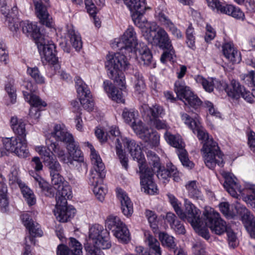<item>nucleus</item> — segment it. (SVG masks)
Instances as JSON below:
<instances>
[{"instance_id":"12","label":"nucleus","mask_w":255,"mask_h":255,"mask_svg":"<svg viewBox=\"0 0 255 255\" xmlns=\"http://www.w3.org/2000/svg\"><path fill=\"white\" fill-rule=\"evenodd\" d=\"M43 42L36 43L39 51L42 50L41 57L42 62H45L49 64H56L58 62V58L56 56V46L54 43H49L45 36L43 37Z\"/></svg>"},{"instance_id":"17","label":"nucleus","mask_w":255,"mask_h":255,"mask_svg":"<svg viewBox=\"0 0 255 255\" xmlns=\"http://www.w3.org/2000/svg\"><path fill=\"white\" fill-rule=\"evenodd\" d=\"M1 13L4 15L8 23L9 28L12 31L16 32L18 30V20L17 19L18 10L16 6H13L9 10L6 3L0 7Z\"/></svg>"},{"instance_id":"59","label":"nucleus","mask_w":255,"mask_h":255,"mask_svg":"<svg viewBox=\"0 0 255 255\" xmlns=\"http://www.w3.org/2000/svg\"><path fill=\"white\" fill-rule=\"evenodd\" d=\"M140 59L143 64H149L152 62V55L146 47H145L143 51L140 53Z\"/></svg>"},{"instance_id":"9","label":"nucleus","mask_w":255,"mask_h":255,"mask_svg":"<svg viewBox=\"0 0 255 255\" xmlns=\"http://www.w3.org/2000/svg\"><path fill=\"white\" fill-rule=\"evenodd\" d=\"M75 83L81 105L88 111H92L94 108V103L87 85L79 77H76Z\"/></svg>"},{"instance_id":"36","label":"nucleus","mask_w":255,"mask_h":255,"mask_svg":"<svg viewBox=\"0 0 255 255\" xmlns=\"http://www.w3.org/2000/svg\"><path fill=\"white\" fill-rule=\"evenodd\" d=\"M185 187L190 198L194 199H202L203 194L200 185L196 180L188 181Z\"/></svg>"},{"instance_id":"7","label":"nucleus","mask_w":255,"mask_h":255,"mask_svg":"<svg viewBox=\"0 0 255 255\" xmlns=\"http://www.w3.org/2000/svg\"><path fill=\"white\" fill-rule=\"evenodd\" d=\"M153 43L163 50L170 51L173 48L167 32L163 28L161 27L158 29L156 34L153 37ZM172 59L170 51H165L161 56L160 61L162 63H165L167 60L171 61Z\"/></svg>"},{"instance_id":"16","label":"nucleus","mask_w":255,"mask_h":255,"mask_svg":"<svg viewBox=\"0 0 255 255\" xmlns=\"http://www.w3.org/2000/svg\"><path fill=\"white\" fill-rule=\"evenodd\" d=\"M35 12L40 22L48 27L52 26V18L49 14L46 6L41 0H33Z\"/></svg>"},{"instance_id":"41","label":"nucleus","mask_w":255,"mask_h":255,"mask_svg":"<svg viewBox=\"0 0 255 255\" xmlns=\"http://www.w3.org/2000/svg\"><path fill=\"white\" fill-rule=\"evenodd\" d=\"M18 184L23 197L25 198L27 204L29 206L34 205L36 203V198L32 191L23 183H19Z\"/></svg>"},{"instance_id":"28","label":"nucleus","mask_w":255,"mask_h":255,"mask_svg":"<svg viewBox=\"0 0 255 255\" xmlns=\"http://www.w3.org/2000/svg\"><path fill=\"white\" fill-rule=\"evenodd\" d=\"M49 169L51 177V183L56 190L60 188L63 185L67 183L64 182V178L60 174L61 171V166L59 163H56V164L51 166Z\"/></svg>"},{"instance_id":"4","label":"nucleus","mask_w":255,"mask_h":255,"mask_svg":"<svg viewBox=\"0 0 255 255\" xmlns=\"http://www.w3.org/2000/svg\"><path fill=\"white\" fill-rule=\"evenodd\" d=\"M181 203L176 201V214L183 220L187 219L198 235L208 240L210 238L209 233L205 225V218L204 222L200 218L201 211L187 199L185 200V207L187 214L181 209Z\"/></svg>"},{"instance_id":"54","label":"nucleus","mask_w":255,"mask_h":255,"mask_svg":"<svg viewBox=\"0 0 255 255\" xmlns=\"http://www.w3.org/2000/svg\"><path fill=\"white\" fill-rule=\"evenodd\" d=\"M47 149L46 151H45L41 155L42 158L43 160V162L44 164L47 167H50L52 165H55V163H59L58 161L57 160L56 158H54L52 155H51L50 153V151L51 149Z\"/></svg>"},{"instance_id":"31","label":"nucleus","mask_w":255,"mask_h":255,"mask_svg":"<svg viewBox=\"0 0 255 255\" xmlns=\"http://www.w3.org/2000/svg\"><path fill=\"white\" fill-rule=\"evenodd\" d=\"M67 149L68 151L69 157L67 158L70 159L74 161L82 162L84 161L82 151L79 149L78 144L74 140V139L67 145Z\"/></svg>"},{"instance_id":"43","label":"nucleus","mask_w":255,"mask_h":255,"mask_svg":"<svg viewBox=\"0 0 255 255\" xmlns=\"http://www.w3.org/2000/svg\"><path fill=\"white\" fill-rule=\"evenodd\" d=\"M147 158L149 164L151 166V167L147 166L145 161L144 165H145V169L148 168L150 169H153V172L155 170H158L160 169V164L159 162V158L154 152L152 151H148L147 152Z\"/></svg>"},{"instance_id":"58","label":"nucleus","mask_w":255,"mask_h":255,"mask_svg":"<svg viewBox=\"0 0 255 255\" xmlns=\"http://www.w3.org/2000/svg\"><path fill=\"white\" fill-rule=\"evenodd\" d=\"M5 90L11 99V102L12 103H14L16 99V89L13 84L10 82L6 84Z\"/></svg>"},{"instance_id":"27","label":"nucleus","mask_w":255,"mask_h":255,"mask_svg":"<svg viewBox=\"0 0 255 255\" xmlns=\"http://www.w3.org/2000/svg\"><path fill=\"white\" fill-rule=\"evenodd\" d=\"M103 88L108 97L112 100L117 103L124 102L122 90H119L116 88L110 81H105L103 83Z\"/></svg>"},{"instance_id":"52","label":"nucleus","mask_w":255,"mask_h":255,"mask_svg":"<svg viewBox=\"0 0 255 255\" xmlns=\"http://www.w3.org/2000/svg\"><path fill=\"white\" fill-rule=\"evenodd\" d=\"M159 239L163 246H166L171 249H172L173 250L174 253H175V250L174 249L175 245L174 244V238L173 237L170 236L164 233H160L159 234Z\"/></svg>"},{"instance_id":"63","label":"nucleus","mask_w":255,"mask_h":255,"mask_svg":"<svg viewBox=\"0 0 255 255\" xmlns=\"http://www.w3.org/2000/svg\"><path fill=\"white\" fill-rule=\"evenodd\" d=\"M206 32L205 35V40L208 42L213 40L216 36L215 29L209 24H207L206 26Z\"/></svg>"},{"instance_id":"37","label":"nucleus","mask_w":255,"mask_h":255,"mask_svg":"<svg viewBox=\"0 0 255 255\" xmlns=\"http://www.w3.org/2000/svg\"><path fill=\"white\" fill-rule=\"evenodd\" d=\"M156 16L160 24L170 31L172 34L175 33L174 23L163 11L156 12Z\"/></svg>"},{"instance_id":"62","label":"nucleus","mask_w":255,"mask_h":255,"mask_svg":"<svg viewBox=\"0 0 255 255\" xmlns=\"http://www.w3.org/2000/svg\"><path fill=\"white\" fill-rule=\"evenodd\" d=\"M135 76L137 79L135 84V89L136 91L140 93L144 89L145 84L142 79V76L141 75L136 73Z\"/></svg>"},{"instance_id":"39","label":"nucleus","mask_w":255,"mask_h":255,"mask_svg":"<svg viewBox=\"0 0 255 255\" xmlns=\"http://www.w3.org/2000/svg\"><path fill=\"white\" fill-rule=\"evenodd\" d=\"M195 80L197 83L202 86L206 92L209 93L213 91L214 88L216 86V83H218V81L216 79H213V78L206 79L200 75L195 76Z\"/></svg>"},{"instance_id":"47","label":"nucleus","mask_w":255,"mask_h":255,"mask_svg":"<svg viewBox=\"0 0 255 255\" xmlns=\"http://www.w3.org/2000/svg\"><path fill=\"white\" fill-rule=\"evenodd\" d=\"M116 153L118 156L123 167L126 170L128 168V158L122 149V143L119 138L116 139Z\"/></svg>"},{"instance_id":"34","label":"nucleus","mask_w":255,"mask_h":255,"mask_svg":"<svg viewBox=\"0 0 255 255\" xmlns=\"http://www.w3.org/2000/svg\"><path fill=\"white\" fill-rule=\"evenodd\" d=\"M56 190H57L56 196V202L67 204V199L72 198V188L68 183L63 185L60 188Z\"/></svg>"},{"instance_id":"35","label":"nucleus","mask_w":255,"mask_h":255,"mask_svg":"<svg viewBox=\"0 0 255 255\" xmlns=\"http://www.w3.org/2000/svg\"><path fill=\"white\" fill-rule=\"evenodd\" d=\"M223 87L229 96L235 99L241 97V91L244 90V87L235 80H232L230 86L224 83Z\"/></svg>"},{"instance_id":"15","label":"nucleus","mask_w":255,"mask_h":255,"mask_svg":"<svg viewBox=\"0 0 255 255\" xmlns=\"http://www.w3.org/2000/svg\"><path fill=\"white\" fill-rule=\"evenodd\" d=\"M235 208L241 216V220L247 232L250 233L255 229V216L245 206L237 202Z\"/></svg>"},{"instance_id":"56","label":"nucleus","mask_w":255,"mask_h":255,"mask_svg":"<svg viewBox=\"0 0 255 255\" xmlns=\"http://www.w3.org/2000/svg\"><path fill=\"white\" fill-rule=\"evenodd\" d=\"M27 72L34 79L37 83L43 84L44 83V78L40 75L38 69L36 66L32 68L28 67Z\"/></svg>"},{"instance_id":"42","label":"nucleus","mask_w":255,"mask_h":255,"mask_svg":"<svg viewBox=\"0 0 255 255\" xmlns=\"http://www.w3.org/2000/svg\"><path fill=\"white\" fill-rule=\"evenodd\" d=\"M209 6L215 7L218 11L223 14L230 15V11L232 8V4H222L218 0H207Z\"/></svg>"},{"instance_id":"25","label":"nucleus","mask_w":255,"mask_h":255,"mask_svg":"<svg viewBox=\"0 0 255 255\" xmlns=\"http://www.w3.org/2000/svg\"><path fill=\"white\" fill-rule=\"evenodd\" d=\"M117 196L121 202V208L123 214L128 217L133 213V204L126 193L121 189H118Z\"/></svg>"},{"instance_id":"23","label":"nucleus","mask_w":255,"mask_h":255,"mask_svg":"<svg viewBox=\"0 0 255 255\" xmlns=\"http://www.w3.org/2000/svg\"><path fill=\"white\" fill-rule=\"evenodd\" d=\"M23 96L25 100L33 106L29 110V116L34 120L38 119L40 116V112L37 108L40 106H45L46 104L35 95H30L24 92Z\"/></svg>"},{"instance_id":"11","label":"nucleus","mask_w":255,"mask_h":255,"mask_svg":"<svg viewBox=\"0 0 255 255\" xmlns=\"http://www.w3.org/2000/svg\"><path fill=\"white\" fill-rule=\"evenodd\" d=\"M121 140L125 147H126L134 160L138 162L139 169L145 167V158L140 146L135 140L127 137H121Z\"/></svg>"},{"instance_id":"38","label":"nucleus","mask_w":255,"mask_h":255,"mask_svg":"<svg viewBox=\"0 0 255 255\" xmlns=\"http://www.w3.org/2000/svg\"><path fill=\"white\" fill-rule=\"evenodd\" d=\"M193 94L190 88L184 83L179 84L178 85L176 84V99L184 103Z\"/></svg>"},{"instance_id":"61","label":"nucleus","mask_w":255,"mask_h":255,"mask_svg":"<svg viewBox=\"0 0 255 255\" xmlns=\"http://www.w3.org/2000/svg\"><path fill=\"white\" fill-rule=\"evenodd\" d=\"M230 16L237 19L244 20L245 18L244 13L239 7L232 5V8L230 11Z\"/></svg>"},{"instance_id":"29","label":"nucleus","mask_w":255,"mask_h":255,"mask_svg":"<svg viewBox=\"0 0 255 255\" xmlns=\"http://www.w3.org/2000/svg\"><path fill=\"white\" fill-rule=\"evenodd\" d=\"M26 124L24 121L16 116L11 118L10 127L14 133L19 137L26 139L27 132L25 128Z\"/></svg>"},{"instance_id":"21","label":"nucleus","mask_w":255,"mask_h":255,"mask_svg":"<svg viewBox=\"0 0 255 255\" xmlns=\"http://www.w3.org/2000/svg\"><path fill=\"white\" fill-rule=\"evenodd\" d=\"M185 144L181 136L176 134V153L183 166L191 169L194 166V163L189 160L188 153L185 149Z\"/></svg>"},{"instance_id":"44","label":"nucleus","mask_w":255,"mask_h":255,"mask_svg":"<svg viewBox=\"0 0 255 255\" xmlns=\"http://www.w3.org/2000/svg\"><path fill=\"white\" fill-rule=\"evenodd\" d=\"M114 235L118 241L122 243L127 244L130 241V234L126 225L114 232Z\"/></svg>"},{"instance_id":"50","label":"nucleus","mask_w":255,"mask_h":255,"mask_svg":"<svg viewBox=\"0 0 255 255\" xmlns=\"http://www.w3.org/2000/svg\"><path fill=\"white\" fill-rule=\"evenodd\" d=\"M194 34V28L192 27V24H190L186 31V42L188 46L193 50H194L196 48Z\"/></svg>"},{"instance_id":"48","label":"nucleus","mask_w":255,"mask_h":255,"mask_svg":"<svg viewBox=\"0 0 255 255\" xmlns=\"http://www.w3.org/2000/svg\"><path fill=\"white\" fill-rule=\"evenodd\" d=\"M68 33L72 46L76 50L79 51L82 47L81 36L72 28L69 29Z\"/></svg>"},{"instance_id":"20","label":"nucleus","mask_w":255,"mask_h":255,"mask_svg":"<svg viewBox=\"0 0 255 255\" xmlns=\"http://www.w3.org/2000/svg\"><path fill=\"white\" fill-rule=\"evenodd\" d=\"M70 250L66 246L63 244L59 245L57 249V255H82V246L76 239L73 238L69 239Z\"/></svg>"},{"instance_id":"32","label":"nucleus","mask_w":255,"mask_h":255,"mask_svg":"<svg viewBox=\"0 0 255 255\" xmlns=\"http://www.w3.org/2000/svg\"><path fill=\"white\" fill-rule=\"evenodd\" d=\"M140 111L143 115H146L152 121L164 114L163 108L158 105H155L150 108L146 104H143L141 106Z\"/></svg>"},{"instance_id":"2","label":"nucleus","mask_w":255,"mask_h":255,"mask_svg":"<svg viewBox=\"0 0 255 255\" xmlns=\"http://www.w3.org/2000/svg\"><path fill=\"white\" fill-rule=\"evenodd\" d=\"M116 42L117 47L121 52H109L106 56L107 62L108 64H129L128 60L135 56L137 49V40L134 28L129 26Z\"/></svg>"},{"instance_id":"49","label":"nucleus","mask_w":255,"mask_h":255,"mask_svg":"<svg viewBox=\"0 0 255 255\" xmlns=\"http://www.w3.org/2000/svg\"><path fill=\"white\" fill-rule=\"evenodd\" d=\"M0 206L2 212H5L6 207L8 205V201L7 197V187L5 184H0Z\"/></svg>"},{"instance_id":"19","label":"nucleus","mask_w":255,"mask_h":255,"mask_svg":"<svg viewBox=\"0 0 255 255\" xmlns=\"http://www.w3.org/2000/svg\"><path fill=\"white\" fill-rule=\"evenodd\" d=\"M18 27L22 28V32L27 36L32 37L35 42H43L44 36L40 33L39 29L35 23L30 22L29 21L19 22L18 21Z\"/></svg>"},{"instance_id":"22","label":"nucleus","mask_w":255,"mask_h":255,"mask_svg":"<svg viewBox=\"0 0 255 255\" xmlns=\"http://www.w3.org/2000/svg\"><path fill=\"white\" fill-rule=\"evenodd\" d=\"M106 68L109 78L114 80L119 86L125 88L126 80L122 72V65H106Z\"/></svg>"},{"instance_id":"14","label":"nucleus","mask_w":255,"mask_h":255,"mask_svg":"<svg viewBox=\"0 0 255 255\" xmlns=\"http://www.w3.org/2000/svg\"><path fill=\"white\" fill-rule=\"evenodd\" d=\"M21 219L24 226L28 230L29 236L27 237V241L31 244H34L33 237H41L43 232L40 228L39 225L34 222L28 213H24L21 216Z\"/></svg>"},{"instance_id":"26","label":"nucleus","mask_w":255,"mask_h":255,"mask_svg":"<svg viewBox=\"0 0 255 255\" xmlns=\"http://www.w3.org/2000/svg\"><path fill=\"white\" fill-rule=\"evenodd\" d=\"M222 51L225 57L233 64H239L241 61V55L231 42L225 43L222 46Z\"/></svg>"},{"instance_id":"57","label":"nucleus","mask_w":255,"mask_h":255,"mask_svg":"<svg viewBox=\"0 0 255 255\" xmlns=\"http://www.w3.org/2000/svg\"><path fill=\"white\" fill-rule=\"evenodd\" d=\"M230 205L227 202H222L219 204L221 212L229 219L233 218L235 214L230 210Z\"/></svg>"},{"instance_id":"33","label":"nucleus","mask_w":255,"mask_h":255,"mask_svg":"<svg viewBox=\"0 0 255 255\" xmlns=\"http://www.w3.org/2000/svg\"><path fill=\"white\" fill-rule=\"evenodd\" d=\"M46 144L49 149H51L60 160L65 163L73 164V161L66 156L65 150L61 148L56 142H53L51 140H47Z\"/></svg>"},{"instance_id":"30","label":"nucleus","mask_w":255,"mask_h":255,"mask_svg":"<svg viewBox=\"0 0 255 255\" xmlns=\"http://www.w3.org/2000/svg\"><path fill=\"white\" fill-rule=\"evenodd\" d=\"M54 137L58 141H62L66 145L73 139L71 134L62 128L60 125H56L53 131L50 133V138Z\"/></svg>"},{"instance_id":"1","label":"nucleus","mask_w":255,"mask_h":255,"mask_svg":"<svg viewBox=\"0 0 255 255\" xmlns=\"http://www.w3.org/2000/svg\"><path fill=\"white\" fill-rule=\"evenodd\" d=\"M182 121L193 132L196 134L199 140L205 141L201 151L206 166L213 170L217 166L223 167L224 162L223 154L220 150L218 143L213 138L210 137L208 133L202 126L197 114L191 117L187 114H180Z\"/></svg>"},{"instance_id":"53","label":"nucleus","mask_w":255,"mask_h":255,"mask_svg":"<svg viewBox=\"0 0 255 255\" xmlns=\"http://www.w3.org/2000/svg\"><path fill=\"white\" fill-rule=\"evenodd\" d=\"M184 103L188 108H192L195 110H198L200 108L202 102L198 97L194 94L187 101H185Z\"/></svg>"},{"instance_id":"55","label":"nucleus","mask_w":255,"mask_h":255,"mask_svg":"<svg viewBox=\"0 0 255 255\" xmlns=\"http://www.w3.org/2000/svg\"><path fill=\"white\" fill-rule=\"evenodd\" d=\"M145 135H146L148 139H142L145 142H148L151 145L153 146H157L159 143V135L155 132L150 131L149 129L145 133Z\"/></svg>"},{"instance_id":"60","label":"nucleus","mask_w":255,"mask_h":255,"mask_svg":"<svg viewBox=\"0 0 255 255\" xmlns=\"http://www.w3.org/2000/svg\"><path fill=\"white\" fill-rule=\"evenodd\" d=\"M85 249L86 252V255H105L101 250L95 248L90 244L85 245Z\"/></svg>"},{"instance_id":"13","label":"nucleus","mask_w":255,"mask_h":255,"mask_svg":"<svg viewBox=\"0 0 255 255\" xmlns=\"http://www.w3.org/2000/svg\"><path fill=\"white\" fill-rule=\"evenodd\" d=\"M140 174V184L145 192L148 194H154L157 191V188L152 180L154 174L153 169L145 167L139 169Z\"/></svg>"},{"instance_id":"51","label":"nucleus","mask_w":255,"mask_h":255,"mask_svg":"<svg viewBox=\"0 0 255 255\" xmlns=\"http://www.w3.org/2000/svg\"><path fill=\"white\" fill-rule=\"evenodd\" d=\"M138 115V113L133 110L124 109L123 112V118L125 122L130 125L133 123V122L136 121L137 119L136 117Z\"/></svg>"},{"instance_id":"45","label":"nucleus","mask_w":255,"mask_h":255,"mask_svg":"<svg viewBox=\"0 0 255 255\" xmlns=\"http://www.w3.org/2000/svg\"><path fill=\"white\" fill-rule=\"evenodd\" d=\"M130 126L136 134L141 139L146 140L148 139L145 134L149 129L145 127L140 121L137 120L136 121L133 122V123H132Z\"/></svg>"},{"instance_id":"6","label":"nucleus","mask_w":255,"mask_h":255,"mask_svg":"<svg viewBox=\"0 0 255 255\" xmlns=\"http://www.w3.org/2000/svg\"><path fill=\"white\" fill-rule=\"evenodd\" d=\"M86 244H90L100 250L109 249L111 247L109 233L103 226L95 224L89 229L88 241Z\"/></svg>"},{"instance_id":"64","label":"nucleus","mask_w":255,"mask_h":255,"mask_svg":"<svg viewBox=\"0 0 255 255\" xmlns=\"http://www.w3.org/2000/svg\"><path fill=\"white\" fill-rule=\"evenodd\" d=\"M146 216L148 219L150 226L153 228H156L157 222V216L150 210H146L145 212Z\"/></svg>"},{"instance_id":"8","label":"nucleus","mask_w":255,"mask_h":255,"mask_svg":"<svg viewBox=\"0 0 255 255\" xmlns=\"http://www.w3.org/2000/svg\"><path fill=\"white\" fill-rule=\"evenodd\" d=\"M203 215L206 226L209 228L213 233L221 235L227 231L226 222L221 219L219 214L214 212L213 209L206 210Z\"/></svg>"},{"instance_id":"10","label":"nucleus","mask_w":255,"mask_h":255,"mask_svg":"<svg viewBox=\"0 0 255 255\" xmlns=\"http://www.w3.org/2000/svg\"><path fill=\"white\" fill-rule=\"evenodd\" d=\"M125 4L133 12L132 18L138 27L142 26L140 20L145 10L149 8L146 6L145 0H123Z\"/></svg>"},{"instance_id":"40","label":"nucleus","mask_w":255,"mask_h":255,"mask_svg":"<svg viewBox=\"0 0 255 255\" xmlns=\"http://www.w3.org/2000/svg\"><path fill=\"white\" fill-rule=\"evenodd\" d=\"M106 225L109 229L112 230L114 233L125 224L122 222L119 217L111 215L106 219Z\"/></svg>"},{"instance_id":"46","label":"nucleus","mask_w":255,"mask_h":255,"mask_svg":"<svg viewBox=\"0 0 255 255\" xmlns=\"http://www.w3.org/2000/svg\"><path fill=\"white\" fill-rule=\"evenodd\" d=\"M145 242L150 248V250L154 252L155 254L161 255V252L159 242L152 236L145 234Z\"/></svg>"},{"instance_id":"24","label":"nucleus","mask_w":255,"mask_h":255,"mask_svg":"<svg viewBox=\"0 0 255 255\" xmlns=\"http://www.w3.org/2000/svg\"><path fill=\"white\" fill-rule=\"evenodd\" d=\"M225 179V188L232 197L238 198L239 195L238 192L241 193V188L237 182V179L232 174L226 173Z\"/></svg>"},{"instance_id":"3","label":"nucleus","mask_w":255,"mask_h":255,"mask_svg":"<svg viewBox=\"0 0 255 255\" xmlns=\"http://www.w3.org/2000/svg\"><path fill=\"white\" fill-rule=\"evenodd\" d=\"M87 144L90 149L91 159L94 168V170L91 171L89 183L93 187V191L97 199L103 201L107 192L106 186L101 183L105 177V165L93 145L88 142Z\"/></svg>"},{"instance_id":"5","label":"nucleus","mask_w":255,"mask_h":255,"mask_svg":"<svg viewBox=\"0 0 255 255\" xmlns=\"http://www.w3.org/2000/svg\"><path fill=\"white\" fill-rule=\"evenodd\" d=\"M3 147L0 148V156L13 153L17 156L25 158L28 155L26 139L19 136L6 137L2 140Z\"/></svg>"},{"instance_id":"18","label":"nucleus","mask_w":255,"mask_h":255,"mask_svg":"<svg viewBox=\"0 0 255 255\" xmlns=\"http://www.w3.org/2000/svg\"><path fill=\"white\" fill-rule=\"evenodd\" d=\"M76 213V209L72 206H67V204L56 202L54 210L56 219L61 222H66L72 218Z\"/></svg>"}]
</instances>
